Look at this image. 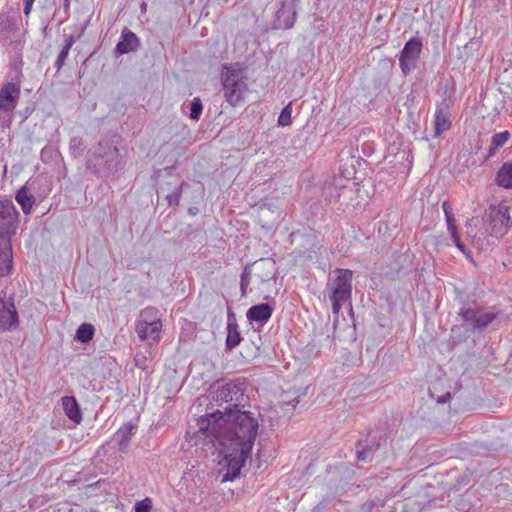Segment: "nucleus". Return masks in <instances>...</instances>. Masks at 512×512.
<instances>
[{
  "instance_id": "7",
  "label": "nucleus",
  "mask_w": 512,
  "mask_h": 512,
  "mask_svg": "<svg viewBox=\"0 0 512 512\" xmlns=\"http://www.w3.org/2000/svg\"><path fill=\"white\" fill-rule=\"evenodd\" d=\"M422 48L419 39H410L404 46L400 55V67L404 75L409 74L415 67Z\"/></svg>"
},
{
  "instance_id": "34",
  "label": "nucleus",
  "mask_w": 512,
  "mask_h": 512,
  "mask_svg": "<svg viewBox=\"0 0 512 512\" xmlns=\"http://www.w3.org/2000/svg\"><path fill=\"white\" fill-rule=\"evenodd\" d=\"M251 276H253L252 270L250 266H246L241 274L240 283H247L249 285Z\"/></svg>"
},
{
  "instance_id": "1",
  "label": "nucleus",
  "mask_w": 512,
  "mask_h": 512,
  "mask_svg": "<svg viewBox=\"0 0 512 512\" xmlns=\"http://www.w3.org/2000/svg\"><path fill=\"white\" fill-rule=\"evenodd\" d=\"M198 432L223 454L227 472L223 481H232L250 457L258 431V420L250 411L225 407L197 419Z\"/></svg>"
},
{
  "instance_id": "45",
  "label": "nucleus",
  "mask_w": 512,
  "mask_h": 512,
  "mask_svg": "<svg viewBox=\"0 0 512 512\" xmlns=\"http://www.w3.org/2000/svg\"><path fill=\"white\" fill-rule=\"evenodd\" d=\"M35 0H24V2L34 3Z\"/></svg>"
},
{
  "instance_id": "41",
  "label": "nucleus",
  "mask_w": 512,
  "mask_h": 512,
  "mask_svg": "<svg viewBox=\"0 0 512 512\" xmlns=\"http://www.w3.org/2000/svg\"><path fill=\"white\" fill-rule=\"evenodd\" d=\"M198 212L197 208H189V213L195 215Z\"/></svg>"
},
{
  "instance_id": "26",
  "label": "nucleus",
  "mask_w": 512,
  "mask_h": 512,
  "mask_svg": "<svg viewBox=\"0 0 512 512\" xmlns=\"http://www.w3.org/2000/svg\"><path fill=\"white\" fill-rule=\"evenodd\" d=\"M76 39H75V36L74 35H70L67 39H66V43H65V46L62 48V50L60 51L56 61H55V67L57 68V70L59 71L62 66L64 65L67 57H68V54H69V51L70 49L72 48L73 44L75 43Z\"/></svg>"
},
{
  "instance_id": "12",
  "label": "nucleus",
  "mask_w": 512,
  "mask_h": 512,
  "mask_svg": "<svg viewBox=\"0 0 512 512\" xmlns=\"http://www.w3.org/2000/svg\"><path fill=\"white\" fill-rule=\"evenodd\" d=\"M20 88L14 83H7L0 89V110L11 111L18 102Z\"/></svg>"
},
{
  "instance_id": "35",
  "label": "nucleus",
  "mask_w": 512,
  "mask_h": 512,
  "mask_svg": "<svg viewBox=\"0 0 512 512\" xmlns=\"http://www.w3.org/2000/svg\"><path fill=\"white\" fill-rule=\"evenodd\" d=\"M451 394L450 392L445 393L442 397L437 398L438 403H446L450 400Z\"/></svg>"
},
{
  "instance_id": "46",
  "label": "nucleus",
  "mask_w": 512,
  "mask_h": 512,
  "mask_svg": "<svg viewBox=\"0 0 512 512\" xmlns=\"http://www.w3.org/2000/svg\"><path fill=\"white\" fill-rule=\"evenodd\" d=\"M497 1H498L499 3H502V2H504L505 0H497Z\"/></svg>"
},
{
  "instance_id": "15",
  "label": "nucleus",
  "mask_w": 512,
  "mask_h": 512,
  "mask_svg": "<svg viewBox=\"0 0 512 512\" xmlns=\"http://www.w3.org/2000/svg\"><path fill=\"white\" fill-rule=\"evenodd\" d=\"M12 269V247L8 237H0V277L10 273Z\"/></svg>"
},
{
  "instance_id": "30",
  "label": "nucleus",
  "mask_w": 512,
  "mask_h": 512,
  "mask_svg": "<svg viewBox=\"0 0 512 512\" xmlns=\"http://www.w3.org/2000/svg\"><path fill=\"white\" fill-rule=\"evenodd\" d=\"M185 183H182L179 187H177L172 193L166 195V199L168 201L169 206H177L180 201L181 190Z\"/></svg>"
},
{
  "instance_id": "2",
  "label": "nucleus",
  "mask_w": 512,
  "mask_h": 512,
  "mask_svg": "<svg viewBox=\"0 0 512 512\" xmlns=\"http://www.w3.org/2000/svg\"><path fill=\"white\" fill-rule=\"evenodd\" d=\"M336 277L328 284L329 298L332 302V311L338 314L342 305L351 299L353 271L337 268Z\"/></svg>"
},
{
  "instance_id": "19",
  "label": "nucleus",
  "mask_w": 512,
  "mask_h": 512,
  "mask_svg": "<svg viewBox=\"0 0 512 512\" xmlns=\"http://www.w3.org/2000/svg\"><path fill=\"white\" fill-rule=\"evenodd\" d=\"M139 46V39L132 31H124L121 41L116 46V52L126 54L134 51Z\"/></svg>"
},
{
  "instance_id": "38",
  "label": "nucleus",
  "mask_w": 512,
  "mask_h": 512,
  "mask_svg": "<svg viewBox=\"0 0 512 512\" xmlns=\"http://www.w3.org/2000/svg\"><path fill=\"white\" fill-rule=\"evenodd\" d=\"M442 208H443V211L445 213V215H447V212H452L450 206L448 205L447 202H444L443 205H442Z\"/></svg>"
},
{
  "instance_id": "39",
  "label": "nucleus",
  "mask_w": 512,
  "mask_h": 512,
  "mask_svg": "<svg viewBox=\"0 0 512 512\" xmlns=\"http://www.w3.org/2000/svg\"><path fill=\"white\" fill-rule=\"evenodd\" d=\"M324 509L326 508V504H324L323 502L319 503L314 509H313V512H316V511H319L320 509Z\"/></svg>"
},
{
  "instance_id": "23",
  "label": "nucleus",
  "mask_w": 512,
  "mask_h": 512,
  "mask_svg": "<svg viewBox=\"0 0 512 512\" xmlns=\"http://www.w3.org/2000/svg\"><path fill=\"white\" fill-rule=\"evenodd\" d=\"M135 431H136V426L131 423H127V424L123 425L117 431L116 439L119 444V449L122 452H124L127 449L129 441L131 439V436L135 433Z\"/></svg>"
},
{
  "instance_id": "6",
  "label": "nucleus",
  "mask_w": 512,
  "mask_h": 512,
  "mask_svg": "<svg viewBox=\"0 0 512 512\" xmlns=\"http://www.w3.org/2000/svg\"><path fill=\"white\" fill-rule=\"evenodd\" d=\"M244 397L242 388L234 383H227L217 388L214 400L219 404L231 403L232 409H239Z\"/></svg>"
},
{
  "instance_id": "8",
  "label": "nucleus",
  "mask_w": 512,
  "mask_h": 512,
  "mask_svg": "<svg viewBox=\"0 0 512 512\" xmlns=\"http://www.w3.org/2000/svg\"><path fill=\"white\" fill-rule=\"evenodd\" d=\"M459 315L473 330L485 329L497 316L496 312L477 309H461Z\"/></svg>"
},
{
  "instance_id": "42",
  "label": "nucleus",
  "mask_w": 512,
  "mask_h": 512,
  "mask_svg": "<svg viewBox=\"0 0 512 512\" xmlns=\"http://www.w3.org/2000/svg\"><path fill=\"white\" fill-rule=\"evenodd\" d=\"M299 403V400L298 398L294 399L293 401L290 402V404L295 407L297 404Z\"/></svg>"
},
{
  "instance_id": "47",
  "label": "nucleus",
  "mask_w": 512,
  "mask_h": 512,
  "mask_svg": "<svg viewBox=\"0 0 512 512\" xmlns=\"http://www.w3.org/2000/svg\"><path fill=\"white\" fill-rule=\"evenodd\" d=\"M92 512H98V511H96V510H92Z\"/></svg>"
},
{
  "instance_id": "22",
  "label": "nucleus",
  "mask_w": 512,
  "mask_h": 512,
  "mask_svg": "<svg viewBox=\"0 0 512 512\" xmlns=\"http://www.w3.org/2000/svg\"><path fill=\"white\" fill-rule=\"evenodd\" d=\"M498 186L512 189V161L505 162L498 170L495 178Z\"/></svg>"
},
{
  "instance_id": "18",
  "label": "nucleus",
  "mask_w": 512,
  "mask_h": 512,
  "mask_svg": "<svg viewBox=\"0 0 512 512\" xmlns=\"http://www.w3.org/2000/svg\"><path fill=\"white\" fill-rule=\"evenodd\" d=\"M481 41L479 38H472L463 46H458L455 57L461 62H465L473 57L480 49Z\"/></svg>"
},
{
  "instance_id": "16",
  "label": "nucleus",
  "mask_w": 512,
  "mask_h": 512,
  "mask_svg": "<svg viewBox=\"0 0 512 512\" xmlns=\"http://www.w3.org/2000/svg\"><path fill=\"white\" fill-rule=\"evenodd\" d=\"M161 327L162 323L160 320H153L151 322L140 321L137 325L136 331L138 337L141 340H146L149 338L156 340L158 338Z\"/></svg>"
},
{
  "instance_id": "32",
  "label": "nucleus",
  "mask_w": 512,
  "mask_h": 512,
  "mask_svg": "<svg viewBox=\"0 0 512 512\" xmlns=\"http://www.w3.org/2000/svg\"><path fill=\"white\" fill-rule=\"evenodd\" d=\"M451 235V238L454 242V244L456 245V247L462 252L464 253L467 257H470V254L469 252L466 250V247L464 245V243L460 240V237L458 235V232H455V234H450Z\"/></svg>"
},
{
  "instance_id": "27",
  "label": "nucleus",
  "mask_w": 512,
  "mask_h": 512,
  "mask_svg": "<svg viewBox=\"0 0 512 512\" xmlns=\"http://www.w3.org/2000/svg\"><path fill=\"white\" fill-rule=\"evenodd\" d=\"M94 331H95V329H94L93 325H91L89 323H83L77 329L76 338L79 341L86 343L93 338Z\"/></svg>"
},
{
  "instance_id": "10",
  "label": "nucleus",
  "mask_w": 512,
  "mask_h": 512,
  "mask_svg": "<svg viewBox=\"0 0 512 512\" xmlns=\"http://www.w3.org/2000/svg\"><path fill=\"white\" fill-rule=\"evenodd\" d=\"M299 0H290L283 3L282 7L276 12L275 28L290 29L293 27L296 19V8Z\"/></svg>"
},
{
  "instance_id": "11",
  "label": "nucleus",
  "mask_w": 512,
  "mask_h": 512,
  "mask_svg": "<svg viewBox=\"0 0 512 512\" xmlns=\"http://www.w3.org/2000/svg\"><path fill=\"white\" fill-rule=\"evenodd\" d=\"M18 323V314L14 303L0 299V331L15 329Z\"/></svg>"
},
{
  "instance_id": "43",
  "label": "nucleus",
  "mask_w": 512,
  "mask_h": 512,
  "mask_svg": "<svg viewBox=\"0 0 512 512\" xmlns=\"http://www.w3.org/2000/svg\"><path fill=\"white\" fill-rule=\"evenodd\" d=\"M141 10H142V12L146 11V3H144V2L142 3Z\"/></svg>"
},
{
  "instance_id": "17",
  "label": "nucleus",
  "mask_w": 512,
  "mask_h": 512,
  "mask_svg": "<svg viewBox=\"0 0 512 512\" xmlns=\"http://www.w3.org/2000/svg\"><path fill=\"white\" fill-rule=\"evenodd\" d=\"M272 313L273 308L270 304L261 303L250 307L246 316L250 321L265 323L271 318Z\"/></svg>"
},
{
  "instance_id": "20",
  "label": "nucleus",
  "mask_w": 512,
  "mask_h": 512,
  "mask_svg": "<svg viewBox=\"0 0 512 512\" xmlns=\"http://www.w3.org/2000/svg\"><path fill=\"white\" fill-rule=\"evenodd\" d=\"M241 341V335L238 330V325L236 323V319L232 314H228V323H227V337H226V347L229 350H232L236 346L239 345Z\"/></svg>"
},
{
  "instance_id": "4",
  "label": "nucleus",
  "mask_w": 512,
  "mask_h": 512,
  "mask_svg": "<svg viewBox=\"0 0 512 512\" xmlns=\"http://www.w3.org/2000/svg\"><path fill=\"white\" fill-rule=\"evenodd\" d=\"M222 84L225 99L235 106L242 99V94L246 87L241 71L227 68L222 73Z\"/></svg>"
},
{
  "instance_id": "3",
  "label": "nucleus",
  "mask_w": 512,
  "mask_h": 512,
  "mask_svg": "<svg viewBox=\"0 0 512 512\" xmlns=\"http://www.w3.org/2000/svg\"><path fill=\"white\" fill-rule=\"evenodd\" d=\"M486 215L490 225L491 234L493 236L502 237L508 233L512 225L508 205L505 203L491 205Z\"/></svg>"
},
{
  "instance_id": "21",
  "label": "nucleus",
  "mask_w": 512,
  "mask_h": 512,
  "mask_svg": "<svg viewBox=\"0 0 512 512\" xmlns=\"http://www.w3.org/2000/svg\"><path fill=\"white\" fill-rule=\"evenodd\" d=\"M62 406L67 417L76 424L82 420L79 404L74 397L65 396L62 398Z\"/></svg>"
},
{
  "instance_id": "9",
  "label": "nucleus",
  "mask_w": 512,
  "mask_h": 512,
  "mask_svg": "<svg viewBox=\"0 0 512 512\" xmlns=\"http://www.w3.org/2000/svg\"><path fill=\"white\" fill-rule=\"evenodd\" d=\"M18 219V212L11 201L0 202V237L5 236L10 239V234L14 232Z\"/></svg>"
},
{
  "instance_id": "36",
  "label": "nucleus",
  "mask_w": 512,
  "mask_h": 512,
  "mask_svg": "<svg viewBox=\"0 0 512 512\" xmlns=\"http://www.w3.org/2000/svg\"><path fill=\"white\" fill-rule=\"evenodd\" d=\"M33 3L25 2L24 6V14L25 16H29L31 10H32Z\"/></svg>"
},
{
  "instance_id": "5",
  "label": "nucleus",
  "mask_w": 512,
  "mask_h": 512,
  "mask_svg": "<svg viewBox=\"0 0 512 512\" xmlns=\"http://www.w3.org/2000/svg\"><path fill=\"white\" fill-rule=\"evenodd\" d=\"M250 268L255 281L258 283L259 289L264 286H270L271 282H275L277 268L273 259L263 258L257 260Z\"/></svg>"
},
{
  "instance_id": "37",
  "label": "nucleus",
  "mask_w": 512,
  "mask_h": 512,
  "mask_svg": "<svg viewBox=\"0 0 512 512\" xmlns=\"http://www.w3.org/2000/svg\"><path fill=\"white\" fill-rule=\"evenodd\" d=\"M248 286L247 283H240V288H241V295L242 296H246L247 293H248Z\"/></svg>"
},
{
  "instance_id": "28",
  "label": "nucleus",
  "mask_w": 512,
  "mask_h": 512,
  "mask_svg": "<svg viewBox=\"0 0 512 512\" xmlns=\"http://www.w3.org/2000/svg\"><path fill=\"white\" fill-rule=\"evenodd\" d=\"M291 113H292V108H291V103H289L288 105H286L280 115H279V118H278V124L280 126H288L290 125L291 123Z\"/></svg>"
},
{
  "instance_id": "33",
  "label": "nucleus",
  "mask_w": 512,
  "mask_h": 512,
  "mask_svg": "<svg viewBox=\"0 0 512 512\" xmlns=\"http://www.w3.org/2000/svg\"><path fill=\"white\" fill-rule=\"evenodd\" d=\"M445 217H446L447 229H448L449 233L455 234V232H457V227L455 224V218H454L453 213L447 212V215H445Z\"/></svg>"
},
{
  "instance_id": "44",
  "label": "nucleus",
  "mask_w": 512,
  "mask_h": 512,
  "mask_svg": "<svg viewBox=\"0 0 512 512\" xmlns=\"http://www.w3.org/2000/svg\"><path fill=\"white\" fill-rule=\"evenodd\" d=\"M117 153H118V149L116 147L113 149L112 152H110V154H116V155H117Z\"/></svg>"
},
{
  "instance_id": "25",
  "label": "nucleus",
  "mask_w": 512,
  "mask_h": 512,
  "mask_svg": "<svg viewBox=\"0 0 512 512\" xmlns=\"http://www.w3.org/2000/svg\"><path fill=\"white\" fill-rule=\"evenodd\" d=\"M509 137L510 133L508 131L496 133L491 139L488 158L492 157L508 141Z\"/></svg>"
},
{
  "instance_id": "24",
  "label": "nucleus",
  "mask_w": 512,
  "mask_h": 512,
  "mask_svg": "<svg viewBox=\"0 0 512 512\" xmlns=\"http://www.w3.org/2000/svg\"><path fill=\"white\" fill-rule=\"evenodd\" d=\"M15 199L25 214H29L31 212L33 204L35 203V198L28 192L26 186H23L17 191Z\"/></svg>"
},
{
  "instance_id": "29",
  "label": "nucleus",
  "mask_w": 512,
  "mask_h": 512,
  "mask_svg": "<svg viewBox=\"0 0 512 512\" xmlns=\"http://www.w3.org/2000/svg\"><path fill=\"white\" fill-rule=\"evenodd\" d=\"M203 105L199 98H194L190 105V118L193 120H199L202 113Z\"/></svg>"
},
{
  "instance_id": "31",
  "label": "nucleus",
  "mask_w": 512,
  "mask_h": 512,
  "mask_svg": "<svg viewBox=\"0 0 512 512\" xmlns=\"http://www.w3.org/2000/svg\"><path fill=\"white\" fill-rule=\"evenodd\" d=\"M151 510V501L146 498L140 502H137L135 505V512H150Z\"/></svg>"
},
{
  "instance_id": "40",
  "label": "nucleus",
  "mask_w": 512,
  "mask_h": 512,
  "mask_svg": "<svg viewBox=\"0 0 512 512\" xmlns=\"http://www.w3.org/2000/svg\"><path fill=\"white\" fill-rule=\"evenodd\" d=\"M301 234L299 232H293L291 233L292 242L296 241L298 237H300Z\"/></svg>"
},
{
  "instance_id": "13",
  "label": "nucleus",
  "mask_w": 512,
  "mask_h": 512,
  "mask_svg": "<svg viewBox=\"0 0 512 512\" xmlns=\"http://www.w3.org/2000/svg\"><path fill=\"white\" fill-rule=\"evenodd\" d=\"M380 440L364 439L356 445V458L359 462H368L374 459L375 454L381 449Z\"/></svg>"
},
{
  "instance_id": "14",
  "label": "nucleus",
  "mask_w": 512,
  "mask_h": 512,
  "mask_svg": "<svg viewBox=\"0 0 512 512\" xmlns=\"http://www.w3.org/2000/svg\"><path fill=\"white\" fill-rule=\"evenodd\" d=\"M435 136H440L444 131H447L451 126L450 111L446 100L437 104L435 112Z\"/></svg>"
}]
</instances>
